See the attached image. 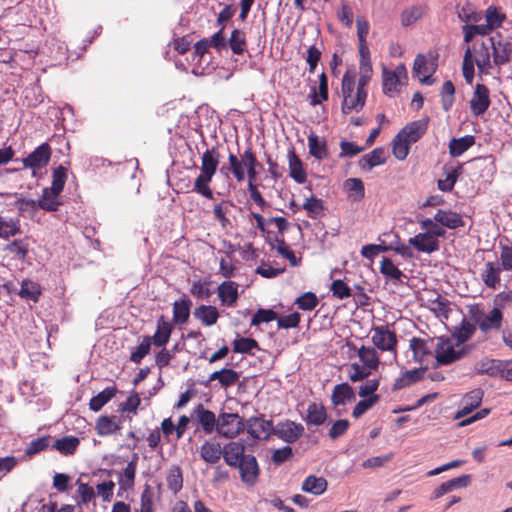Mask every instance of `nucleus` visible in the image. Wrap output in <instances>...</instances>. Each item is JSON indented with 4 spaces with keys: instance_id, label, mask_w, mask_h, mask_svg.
Returning a JSON list of instances; mask_svg holds the SVG:
<instances>
[{
    "instance_id": "nucleus-1",
    "label": "nucleus",
    "mask_w": 512,
    "mask_h": 512,
    "mask_svg": "<svg viewBox=\"0 0 512 512\" xmlns=\"http://www.w3.org/2000/svg\"><path fill=\"white\" fill-rule=\"evenodd\" d=\"M263 165L258 161L252 147L247 146L238 154L229 153L228 161L219 168V173L227 180L229 187L247 185L248 192H259V173Z\"/></svg>"
},
{
    "instance_id": "nucleus-2",
    "label": "nucleus",
    "mask_w": 512,
    "mask_h": 512,
    "mask_svg": "<svg viewBox=\"0 0 512 512\" xmlns=\"http://www.w3.org/2000/svg\"><path fill=\"white\" fill-rule=\"evenodd\" d=\"M474 349V345L466 344L456 349L450 338L440 337L434 348V355L437 366L450 365L468 356Z\"/></svg>"
},
{
    "instance_id": "nucleus-3",
    "label": "nucleus",
    "mask_w": 512,
    "mask_h": 512,
    "mask_svg": "<svg viewBox=\"0 0 512 512\" xmlns=\"http://www.w3.org/2000/svg\"><path fill=\"white\" fill-rule=\"evenodd\" d=\"M220 162V153L217 147L207 149L201 156L200 174L195 180V192H212L209 183L215 175Z\"/></svg>"
},
{
    "instance_id": "nucleus-4",
    "label": "nucleus",
    "mask_w": 512,
    "mask_h": 512,
    "mask_svg": "<svg viewBox=\"0 0 512 512\" xmlns=\"http://www.w3.org/2000/svg\"><path fill=\"white\" fill-rule=\"evenodd\" d=\"M245 430V422L237 413L223 412L218 416L217 433L225 438H235Z\"/></svg>"
},
{
    "instance_id": "nucleus-5",
    "label": "nucleus",
    "mask_w": 512,
    "mask_h": 512,
    "mask_svg": "<svg viewBox=\"0 0 512 512\" xmlns=\"http://www.w3.org/2000/svg\"><path fill=\"white\" fill-rule=\"evenodd\" d=\"M371 340L378 349L393 352L394 358H396L397 336L387 325L374 327Z\"/></svg>"
},
{
    "instance_id": "nucleus-6",
    "label": "nucleus",
    "mask_w": 512,
    "mask_h": 512,
    "mask_svg": "<svg viewBox=\"0 0 512 512\" xmlns=\"http://www.w3.org/2000/svg\"><path fill=\"white\" fill-rule=\"evenodd\" d=\"M492 48L493 63L502 66L510 62L512 56V43L500 33L489 38Z\"/></svg>"
},
{
    "instance_id": "nucleus-7",
    "label": "nucleus",
    "mask_w": 512,
    "mask_h": 512,
    "mask_svg": "<svg viewBox=\"0 0 512 512\" xmlns=\"http://www.w3.org/2000/svg\"><path fill=\"white\" fill-rule=\"evenodd\" d=\"M401 77H407V70L404 64H399L393 71L386 67L382 70L383 92L389 97H393L400 92Z\"/></svg>"
},
{
    "instance_id": "nucleus-8",
    "label": "nucleus",
    "mask_w": 512,
    "mask_h": 512,
    "mask_svg": "<svg viewBox=\"0 0 512 512\" xmlns=\"http://www.w3.org/2000/svg\"><path fill=\"white\" fill-rule=\"evenodd\" d=\"M355 89V74L354 72L347 70L341 82V92L343 96V101L341 104V111L343 114H348L351 111L360 112L364 106H360V108L352 107L355 104V96H353V92Z\"/></svg>"
},
{
    "instance_id": "nucleus-9",
    "label": "nucleus",
    "mask_w": 512,
    "mask_h": 512,
    "mask_svg": "<svg viewBox=\"0 0 512 512\" xmlns=\"http://www.w3.org/2000/svg\"><path fill=\"white\" fill-rule=\"evenodd\" d=\"M245 429L253 439H267L274 434L273 422L265 420L263 416H253L247 419Z\"/></svg>"
},
{
    "instance_id": "nucleus-10",
    "label": "nucleus",
    "mask_w": 512,
    "mask_h": 512,
    "mask_svg": "<svg viewBox=\"0 0 512 512\" xmlns=\"http://www.w3.org/2000/svg\"><path fill=\"white\" fill-rule=\"evenodd\" d=\"M235 468L239 469L240 479L245 485L254 486L258 481L260 469L254 455L247 454Z\"/></svg>"
},
{
    "instance_id": "nucleus-11",
    "label": "nucleus",
    "mask_w": 512,
    "mask_h": 512,
    "mask_svg": "<svg viewBox=\"0 0 512 512\" xmlns=\"http://www.w3.org/2000/svg\"><path fill=\"white\" fill-rule=\"evenodd\" d=\"M304 433V426L301 423H295L291 420L278 422L274 426V434L279 439L287 443L296 442Z\"/></svg>"
},
{
    "instance_id": "nucleus-12",
    "label": "nucleus",
    "mask_w": 512,
    "mask_h": 512,
    "mask_svg": "<svg viewBox=\"0 0 512 512\" xmlns=\"http://www.w3.org/2000/svg\"><path fill=\"white\" fill-rule=\"evenodd\" d=\"M489 89L484 84H476L470 100V111L478 117L483 115L490 107Z\"/></svg>"
},
{
    "instance_id": "nucleus-13",
    "label": "nucleus",
    "mask_w": 512,
    "mask_h": 512,
    "mask_svg": "<svg viewBox=\"0 0 512 512\" xmlns=\"http://www.w3.org/2000/svg\"><path fill=\"white\" fill-rule=\"evenodd\" d=\"M490 49L492 48L489 41L488 43L482 41L473 45V60L477 65L479 74L488 75L490 73L492 68Z\"/></svg>"
},
{
    "instance_id": "nucleus-14",
    "label": "nucleus",
    "mask_w": 512,
    "mask_h": 512,
    "mask_svg": "<svg viewBox=\"0 0 512 512\" xmlns=\"http://www.w3.org/2000/svg\"><path fill=\"white\" fill-rule=\"evenodd\" d=\"M51 158V147L48 143H42L32 151L23 161L25 168L40 169L45 167Z\"/></svg>"
},
{
    "instance_id": "nucleus-15",
    "label": "nucleus",
    "mask_w": 512,
    "mask_h": 512,
    "mask_svg": "<svg viewBox=\"0 0 512 512\" xmlns=\"http://www.w3.org/2000/svg\"><path fill=\"white\" fill-rule=\"evenodd\" d=\"M476 323L483 333H488L492 330L497 331L502 327L503 313L499 308L494 307L489 313L478 317Z\"/></svg>"
},
{
    "instance_id": "nucleus-16",
    "label": "nucleus",
    "mask_w": 512,
    "mask_h": 512,
    "mask_svg": "<svg viewBox=\"0 0 512 512\" xmlns=\"http://www.w3.org/2000/svg\"><path fill=\"white\" fill-rule=\"evenodd\" d=\"M428 120L421 119L408 123L399 132L398 138H404L408 142L416 143L426 132Z\"/></svg>"
},
{
    "instance_id": "nucleus-17",
    "label": "nucleus",
    "mask_w": 512,
    "mask_h": 512,
    "mask_svg": "<svg viewBox=\"0 0 512 512\" xmlns=\"http://www.w3.org/2000/svg\"><path fill=\"white\" fill-rule=\"evenodd\" d=\"M483 396L484 392L481 388H476L467 392L462 398L463 406L459 411H457L454 418L460 419L465 417L478 408L482 403Z\"/></svg>"
},
{
    "instance_id": "nucleus-18",
    "label": "nucleus",
    "mask_w": 512,
    "mask_h": 512,
    "mask_svg": "<svg viewBox=\"0 0 512 512\" xmlns=\"http://www.w3.org/2000/svg\"><path fill=\"white\" fill-rule=\"evenodd\" d=\"M193 415L196 416L205 434H211L214 430L217 431L218 418H216L214 412L206 409L203 404L200 403L194 408Z\"/></svg>"
},
{
    "instance_id": "nucleus-19",
    "label": "nucleus",
    "mask_w": 512,
    "mask_h": 512,
    "mask_svg": "<svg viewBox=\"0 0 512 512\" xmlns=\"http://www.w3.org/2000/svg\"><path fill=\"white\" fill-rule=\"evenodd\" d=\"M245 446L240 441H232L224 445L222 457L225 463L230 467L236 465L246 457Z\"/></svg>"
},
{
    "instance_id": "nucleus-20",
    "label": "nucleus",
    "mask_w": 512,
    "mask_h": 512,
    "mask_svg": "<svg viewBox=\"0 0 512 512\" xmlns=\"http://www.w3.org/2000/svg\"><path fill=\"white\" fill-rule=\"evenodd\" d=\"M173 323L169 322L164 315L157 319V327L153 336H150L151 343L158 347H164L173 332Z\"/></svg>"
},
{
    "instance_id": "nucleus-21",
    "label": "nucleus",
    "mask_w": 512,
    "mask_h": 512,
    "mask_svg": "<svg viewBox=\"0 0 512 512\" xmlns=\"http://www.w3.org/2000/svg\"><path fill=\"white\" fill-rule=\"evenodd\" d=\"M408 243L418 252L431 254L439 249V241L433 239L427 232L418 233L409 238Z\"/></svg>"
},
{
    "instance_id": "nucleus-22",
    "label": "nucleus",
    "mask_w": 512,
    "mask_h": 512,
    "mask_svg": "<svg viewBox=\"0 0 512 512\" xmlns=\"http://www.w3.org/2000/svg\"><path fill=\"white\" fill-rule=\"evenodd\" d=\"M434 220L441 226L451 230L458 229L465 225L462 216L449 209H438L434 214Z\"/></svg>"
},
{
    "instance_id": "nucleus-23",
    "label": "nucleus",
    "mask_w": 512,
    "mask_h": 512,
    "mask_svg": "<svg viewBox=\"0 0 512 512\" xmlns=\"http://www.w3.org/2000/svg\"><path fill=\"white\" fill-rule=\"evenodd\" d=\"M173 318L172 322L173 325H183L185 324L190 317V310L192 306L191 300L186 297L185 295L180 298L179 300H176L173 304Z\"/></svg>"
},
{
    "instance_id": "nucleus-24",
    "label": "nucleus",
    "mask_w": 512,
    "mask_h": 512,
    "mask_svg": "<svg viewBox=\"0 0 512 512\" xmlns=\"http://www.w3.org/2000/svg\"><path fill=\"white\" fill-rule=\"evenodd\" d=\"M218 297L223 305L233 307L236 305L239 293L238 284L234 281H224L218 286Z\"/></svg>"
},
{
    "instance_id": "nucleus-25",
    "label": "nucleus",
    "mask_w": 512,
    "mask_h": 512,
    "mask_svg": "<svg viewBox=\"0 0 512 512\" xmlns=\"http://www.w3.org/2000/svg\"><path fill=\"white\" fill-rule=\"evenodd\" d=\"M431 344L432 340L418 337H413L410 340V349L413 352V358L416 362L423 363L432 356Z\"/></svg>"
},
{
    "instance_id": "nucleus-26",
    "label": "nucleus",
    "mask_w": 512,
    "mask_h": 512,
    "mask_svg": "<svg viewBox=\"0 0 512 512\" xmlns=\"http://www.w3.org/2000/svg\"><path fill=\"white\" fill-rule=\"evenodd\" d=\"M501 267L497 262H486L484 269L481 273L483 283L492 289L500 286Z\"/></svg>"
},
{
    "instance_id": "nucleus-27",
    "label": "nucleus",
    "mask_w": 512,
    "mask_h": 512,
    "mask_svg": "<svg viewBox=\"0 0 512 512\" xmlns=\"http://www.w3.org/2000/svg\"><path fill=\"white\" fill-rule=\"evenodd\" d=\"M355 400V393L353 388L348 383L337 384L331 395L332 404L337 406H344L347 402Z\"/></svg>"
},
{
    "instance_id": "nucleus-28",
    "label": "nucleus",
    "mask_w": 512,
    "mask_h": 512,
    "mask_svg": "<svg viewBox=\"0 0 512 512\" xmlns=\"http://www.w3.org/2000/svg\"><path fill=\"white\" fill-rule=\"evenodd\" d=\"M122 428V422L116 421L115 417L101 415L95 424V430L99 436H108L116 433Z\"/></svg>"
},
{
    "instance_id": "nucleus-29",
    "label": "nucleus",
    "mask_w": 512,
    "mask_h": 512,
    "mask_svg": "<svg viewBox=\"0 0 512 512\" xmlns=\"http://www.w3.org/2000/svg\"><path fill=\"white\" fill-rule=\"evenodd\" d=\"M223 448L216 441H205L200 447L201 458L209 463L216 464L222 457Z\"/></svg>"
},
{
    "instance_id": "nucleus-30",
    "label": "nucleus",
    "mask_w": 512,
    "mask_h": 512,
    "mask_svg": "<svg viewBox=\"0 0 512 512\" xmlns=\"http://www.w3.org/2000/svg\"><path fill=\"white\" fill-rule=\"evenodd\" d=\"M475 331L476 325L464 319L460 326L454 329L450 339L455 340L456 347H461L474 335Z\"/></svg>"
},
{
    "instance_id": "nucleus-31",
    "label": "nucleus",
    "mask_w": 512,
    "mask_h": 512,
    "mask_svg": "<svg viewBox=\"0 0 512 512\" xmlns=\"http://www.w3.org/2000/svg\"><path fill=\"white\" fill-rule=\"evenodd\" d=\"M137 459V455H135L118 477L119 487L123 491H128L134 486L137 470Z\"/></svg>"
},
{
    "instance_id": "nucleus-32",
    "label": "nucleus",
    "mask_w": 512,
    "mask_h": 512,
    "mask_svg": "<svg viewBox=\"0 0 512 512\" xmlns=\"http://www.w3.org/2000/svg\"><path fill=\"white\" fill-rule=\"evenodd\" d=\"M327 486L328 482L324 477L309 475L302 482L301 489L303 492L319 496L327 490Z\"/></svg>"
},
{
    "instance_id": "nucleus-33",
    "label": "nucleus",
    "mask_w": 512,
    "mask_h": 512,
    "mask_svg": "<svg viewBox=\"0 0 512 512\" xmlns=\"http://www.w3.org/2000/svg\"><path fill=\"white\" fill-rule=\"evenodd\" d=\"M386 160V153L384 148L377 147L373 149L371 152L362 156L359 160V166L363 170H371L373 167L381 165Z\"/></svg>"
},
{
    "instance_id": "nucleus-34",
    "label": "nucleus",
    "mask_w": 512,
    "mask_h": 512,
    "mask_svg": "<svg viewBox=\"0 0 512 512\" xmlns=\"http://www.w3.org/2000/svg\"><path fill=\"white\" fill-rule=\"evenodd\" d=\"M240 378L239 372L231 368H222L209 376V381L218 380L223 388L234 386Z\"/></svg>"
},
{
    "instance_id": "nucleus-35",
    "label": "nucleus",
    "mask_w": 512,
    "mask_h": 512,
    "mask_svg": "<svg viewBox=\"0 0 512 512\" xmlns=\"http://www.w3.org/2000/svg\"><path fill=\"white\" fill-rule=\"evenodd\" d=\"M116 386L106 387L89 401V408L93 412L100 411L117 394Z\"/></svg>"
},
{
    "instance_id": "nucleus-36",
    "label": "nucleus",
    "mask_w": 512,
    "mask_h": 512,
    "mask_svg": "<svg viewBox=\"0 0 512 512\" xmlns=\"http://www.w3.org/2000/svg\"><path fill=\"white\" fill-rule=\"evenodd\" d=\"M194 316L196 319L201 321L204 326H212L217 323L219 312L215 306L200 305L195 308Z\"/></svg>"
},
{
    "instance_id": "nucleus-37",
    "label": "nucleus",
    "mask_w": 512,
    "mask_h": 512,
    "mask_svg": "<svg viewBox=\"0 0 512 512\" xmlns=\"http://www.w3.org/2000/svg\"><path fill=\"white\" fill-rule=\"evenodd\" d=\"M288 162L290 177L297 183H304L306 181V172L303 168L302 161L296 155L293 148L288 153Z\"/></svg>"
},
{
    "instance_id": "nucleus-38",
    "label": "nucleus",
    "mask_w": 512,
    "mask_h": 512,
    "mask_svg": "<svg viewBox=\"0 0 512 512\" xmlns=\"http://www.w3.org/2000/svg\"><path fill=\"white\" fill-rule=\"evenodd\" d=\"M413 74L416 76L423 75L422 78H419L420 82L425 85H432L435 82V79L432 75L427 74L429 72L428 60L424 54H418L413 63Z\"/></svg>"
},
{
    "instance_id": "nucleus-39",
    "label": "nucleus",
    "mask_w": 512,
    "mask_h": 512,
    "mask_svg": "<svg viewBox=\"0 0 512 512\" xmlns=\"http://www.w3.org/2000/svg\"><path fill=\"white\" fill-rule=\"evenodd\" d=\"M308 148L310 155L318 160H323L328 157V148L325 139H321L314 133L308 135Z\"/></svg>"
},
{
    "instance_id": "nucleus-40",
    "label": "nucleus",
    "mask_w": 512,
    "mask_h": 512,
    "mask_svg": "<svg viewBox=\"0 0 512 512\" xmlns=\"http://www.w3.org/2000/svg\"><path fill=\"white\" fill-rule=\"evenodd\" d=\"M327 419V412L323 405L310 403L307 408V414L304 420L308 425L320 426Z\"/></svg>"
},
{
    "instance_id": "nucleus-41",
    "label": "nucleus",
    "mask_w": 512,
    "mask_h": 512,
    "mask_svg": "<svg viewBox=\"0 0 512 512\" xmlns=\"http://www.w3.org/2000/svg\"><path fill=\"white\" fill-rule=\"evenodd\" d=\"M427 368H415L405 371L400 378L395 380L394 389H402L423 379Z\"/></svg>"
},
{
    "instance_id": "nucleus-42",
    "label": "nucleus",
    "mask_w": 512,
    "mask_h": 512,
    "mask_svg": "<svg viewBox=\"0 0 512 512\" xmlns=\"http://www.w3.org/2000/svg\"><path fill=\"white\" fill-rule=\"evenodd\" d=\"M228 47L233 54L242 55L247 50L245 32L240 29H233L230 38L227 40Z\"/></svg>"
},
{
    "instance_id": "nucleus-43",
    "label": "nucleus",
    "mask_w": 512,
    "mask_h": 512,
    "mask_svg": "<svg viewBox=\"0 0 512 512\" xmlns=\"http://www.w3.org/2000/svg\"><path fill=\"white\" fill-rule=\"evenodd\" d=\"M474 144L475 137L472 135H465L460 138H454L449 143V153L453 157H458L466 152Z\"/></svg>"
},
{
    "instance_id": "nucleus-44",
    "label": "nucleus",
    "mask_w": 512,
    "mask_h": 512,
    "mask_svg": "<svg viewBox=\"0 0 512 512\" xmlns=\"http://www.w3.org/2000/svg\"><path fill=\"white\" fill-rule=\"evenodd\" d=\"M80 444V440L75 436H64L57 439L53 447L62 455H73Z\"/></svg>"
},
{
    "instance_id": "nucleus-45",
    "label": "nucleus",
    "mask_w": 512,
    "mask_h": 512,
    "mask_svg": "<svg viewBox=\"0 0 512 512\" xmlns=\"http://www.w3.org/2000/svg\"><path fill=\"white\" fill-rule=\"evenodd\" d=\"M358 357L362 365L366 366L370 370H377L380 364V360L377 352L372 347L361 346L358 349Z\"/></svg>"
},
{
    "instance_id": "nucleus-46",
    "label": "nucleus",
    "mask_w": 512,
    "mask_h": 512,
    "mask_svg": "<svg viewBox=\"0 0 512 512\" xmlns=\"http://www.w3.org/2000/svg\"><path fill=\"white\" fill-rule=\"evenodd\" d=\"M371 75L372 73H361L357 83L355 104L353 107L360 108V106H365L366 99L368 96L366 86L368 85L371 79Z\"/></svg>"
},
{
    "instance_id": "nucleus-47",
    "label": "nucleus",
    "mask_w": 512,
    "mask_h": 512,
    "mask_svg": "<svg viewBox=\"0 0 512 512\" xmlns=\"http://www.w3.org/2000/svg\"><path fill=\"white\" fill-rule=\"evenodd\" d=\"M254 349H260L258 342L254 338L239 337L233 341L234 353L254 355L252 352Z\"/></svg>"
},
{
    "instance_id": "nucleus-48",
    "label": "nucleus",
    "mask_w": 512,
    "mask_h": 512,
    "mask_svg": "<svg viewBox=\"0 0 512 512\" xmlns=\"http://www.w3.org/2000/svg\"><path fill=\"white\" fill-rule=\"evenodd\" d=\"M329 97L328 79L325 73L319 76V94L316 93L315 87L312 88L311 105L316 106L323 101H327Z\"/></svg>"
},
{
    "instance_id": "nucleus-49",
    "label": "nucleus",
    "mask_w": 512,
    "mask_h": 512,
    "mask_svg": "<svg viewBox=\"0 0 512 512\" xmlns=\"http://www.w3.org/2000/svg\"><path fill=\"white\" fill-rule=\"evenodd\" d=\"M474 65H476V64L474 63V60H473L472 49L470 46H467L465 49V52H464V56H463L462 71H463V77L468 84H472L473 80H474V74H475Z\"/></svg>"
},
{
    "instance_id": "nucleus-50",
    "label": "nucleus",
    "mask_w": 512,
    "mask_h": 512,
    "mask_svg": "<svg viewBox=\"0 0 512 512\" xmlns=\"http://www.w3.org/2000/svg\"><path fill=\"white\" fill-rule=\"evenodd\" d=\"M166 482L173 493H178L183 487V476L179 466H172L167 474Z\"/></svg>"
},
{
    "instance_id": "nucleus-51",
    "label": "nucleus",
    "mask_w": 512,
    "mask_h": 512,
    "mask_svg": "<svg viewBox=\"0 0 512 512\" xmlns=\"http://www.w3.org/2000/svg\"><path fill=\"white\" fill-rule=\"evenodd\" d=\"M440 96L443 110L446 112L449 111L455 100V87L452 81L447 80L443 83Z\"/></svg>"
},
{
    "instance_id": "nucleus-52",
    "label": "nucleus",
    "mask_w": 512,
    "mask_h": 512,
    "mask_svg": "<svg viewBox=\"0 0 512 512\" xmlns=\"http://www.w3.org/2000/svg\"><path fill=\"white\" fill-rule=\"evenodd\" d=\"M423 6H411L403 10L401 14V23L403 26H411L419 20L424 14Z\"/></svg>"
},
{
    "instance_id": "nucleus-53",
    "label": "nucleus",
    "mask_w": 512,
    "mask_h": 512,
    "mask_svg": "<svg viewBox=\"0 0 512 512\" xmlns=\"http://www.w3.org/2000/svg\"><path fill=\"white\" fill-rule=\"evenodd\" d=\"M41 294L39 284L31 280H23L20 288L19 295L22 298L37 301Z\"/></svg>"
},
{
    "instance_id": "nucleus-54",
    "label": "nucleus",
    "mask_w": 512,
    "mask_h": 512,
    "mask_svg": "<svg viewBox=\"0 0 512 512\" xmlns=\"http://www.w3.org/2000/svg\"><path fill=\"white\" fill-rule=\"evenodd\" d=\"M294 303L303 311H311L317 307L319 300L315 293L305 292L298 296Z\"/></svg>"
},
{
    "instance_id": "nucleus-55",
    "label": "nucleus",
    "mask_w": 512,
    "mask_h": 512,
    "mask_svg": "<svg viewBox=\"0 0 512 512\" xmlns=\"http://www.w3.org/2000/svg\"><path fill=\"white\" fill-rule=\"evenodd\" d=\"M303 208L307 211V214L311 218H317L324 214V203L321 199L315 198L313 195L306 199L303 204Z\"/></svg>"
},
{
    "instance_id": "nucleus-56",
    "label": "nucleus",
    "mask_w": 512,
    "mask_h": 512,
    "mask_svg": "<svg viewBox=\"0 0 512 512\" xmlns=\"http://www.w3.org/2000/svg\"><path fill=\"white\" fill-rule=\"evenodd\" d=\"M347 371L350 381L355 383L367 379L370 376L372 370L362 364L351 363L348 366Z\"/></svg>"
},
{
    "instance_id": "nucleus-57",
    "label": "nucleus",
    "mask_w": 512,
    "mask_h": 512,
    "mask_svg": "<svg viewBox=\"0 0 512 512\" xmlns=\"http://www.w3.org/2000/svg\"><path fill=\"white\" fill-rule=\"evenodd\" d=\"M151 338L150 336H144L142 342L133 350L130 354V361L139 364L142 359L149 354L151 349Z\"/></svg>"
},
{
    "instance_id": "nucleus-58",
    "label": "nucleus",
    "mask_w": 512,
    "mask_h": 512,
    "mask_svg": "<svg viewBox=\"0 0 512 512\" xmlns=\"http://www.w3.org/2000/svg\"><path fill=\"white\" fill-rule=\"evenodd\" d=\"M20 232L18 219H4L0 216V238L7 239Z\"/></svg>"
},
{
    "instance_id": "nucleus-59",
    "label": "nucleus",
    "mask_w": 512,
    "mask_h": 512,
    "mask_svg": "<svg viewBox=\"0 0 512 512\" xmlns=\"http://www.w3.org/2000/svg\"><path fill=\"white\" fill-rule=\"evenodd\" d=\"M485 18L487 27H490L492 30H494L501 27L506 16L504 13L500 12L498 8L489 6L486 10Z\"/></svg>"
},
{
    "instance_id": "nucleus-60",
    "label": "nucleus",
    "mask_w": 512,
    "mask_h": 512,
    "mask_svg": "<svg viewBox=\"0 0 512 512\" xmlns=\"http://www.w3.org/2000/svg\"><path fill=\"white\" fill-rule=\"evenodd\" d=\"M430 309L436 314L437 317L448 319L451 309L449 307V301L446 298L437 296L436 299L430 302Z\"/></svg>"
},
{
    "instance_id": "nucleus-61",
    "label": "nucleus",
    "mask_w": 512,
    "mask_h": 512,
    "mask_svg": "<svg viewBox=\"0 0 512 512\" xmlns=\"http://www.w3.org/2000/svg\"><path fill=\"white\" fill-rule=\"evenodd\" d=\"M67 172L68 170L63 167L59 166L56 169H54L52 174V185L50 188V192H62L65 182L67 180Z\"/></svg>"
},
{
    "instance_id": "nucleus-62",
    "label": "nucleus",
    "mask_w": 512,
    "mask_h": 512,
    "mask_svg": "<svg viewBox=\"0 0 512 512\" xmlns=\"http://www.w3.org/2000/svg\"><path fill=\"white\" fill-rule=\"evenodd\" d=\"M380 272L391 279L400 280L403 272L392 262L391 259L384 257L380 262Z\"/></svg>"
},
{
    "instance_id": "nucleus-63",
    "label": "nucleus",
    "mask_w": 512,
    "mask_h": 512,
    "mask_svg": "<svg viewBox=\"0 0 512 512\" xmlns=\"http://www.w3.org/2000/svg\"><path fill=\"white\" fill-rule=\"evenodd\" d=\"M379 401L380 396H372L371 398H364L363 400H360L353 408L352 416L355 419H359L363 414H365Z\"/></svg>"
},
{
    "instance_id": "nucleus-64",
    "label": "nucleus",
    "mask_w": 512,
    "mask_h": 512,
    "mask_svg": "<svg viewBox=\"0 0 512 512\" xmlns=\"http://www.w3.org/2000/svg\"><path fill=\"white\" fill-rule=\"evenodd\" d=\"M60 194H42L38 200V206L46 211H56L62 204Z\"/></svg>"
}]
</instances>
